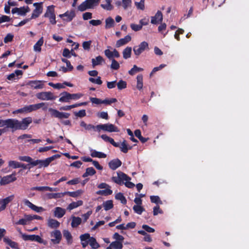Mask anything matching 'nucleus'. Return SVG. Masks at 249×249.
Returning a JSON list of instances; mask_svg holds the SVG:
<instances>
[{
    "label": "nucleus",
    "instance_id": "obj_25",
    "mask_svg": "<svg viewBox=\"0 0 249 249\" xmlns=\"http://www.w3.org/2000/svg\"><path fill=\"white\" fill-rule=\"evenodd\" d=\"M3 241L7 244H8L11 248L14 249H19L18 244L7 237L3 238Z\"/></svg>",
    "mask_w": 249,
    "mask_h": 249
},
{
    "label": "nucleus",
    "instance_id": "obj_24",
    "mask_svg": "<svg viewBox=\"0 0 249 249\" xmlns=\"http://www.w3.org/2000/svg\"><path fill=\"white\" fill-rule=\"evenodd\" d=\"M105 60L102 56L99 55L96 57L95 58L91 59L92 66L94 68L96 66L101 65L102 62H104Z\"/></svg>",
    "mask_w": 249,
    "mask_h": 249
},
{
    "label": "nucleus",
    "instance_id": "obj_50",
    "mask_svg": "<svg viewBox=\"0 0 249 249\" xmlns=\"http://www.w3.org/2000/svg\"><path fill=\"white\" fill-rule=\"evenodd\" d=\"M133 209L134 212L139 214H141L145 210L144 209L141 205H134Z\"/></svg>",
    "mask_w": 249,
    "mask_h": 249
},
{
    "label": "nucleus",
    "instance_id": "obj_47",
    "mask_svg": "<svg viewBox=\"0 0 249 249\" xmlns=\"http://www.w3.org/2000/svg\"><path fill=\"white\" fill-rule=\"evenodd\" d=\"M64 196V193H50L48 195L50 199L52 198H61Z\"/></svg>",
    "mask_w": 249,
    "mask_h": 249
},
{
    "label": "nucleus",
    "instance_id": "obj_48",
    "mask_svg": "<svg viewBox=\"0 0 249 249\" xmlns=\"http://www.w3.org/2000/svg\"><path fill=\"white\" fill-rule=\"evenodd\" d=\"M110 246L115 249H122L123 245L122 242L119 241H114L110 244Z\"/></svg>",
    "mask_w": 249,
    "mask_h": 249
},
{
    "label": "nucleus",
    "instance_id": "obj_55",
    "mask_svg": "<svg viewBox=\"0 0 249 249\" xmlns=\"http://www.w3.org/2000/svg\"><path fill=\"white\" fill-rule=\"evenodd\" d=\"M19 163L18 161L15 160H10L8 162V166L13 169L19 168Z\"/></svg>",
    "mask_w": 249,
    "mask_h": 249
},
{
    "label": "nucleus",
    "instance_id": "obj_23",
    "mask_svg": "<svg viewBox=\"0 0 249 249\" xmlns=\"http://www.w3.org/2000/svg\"><path fill=\"white\" fill-rule=\"evenodd\" d=\"M65 209L59 207H57L55 208L54 215L56 217L60 218L65 215Z\"/></svg>",
    "mask_w": 249,
    "mask_h": 249
},
{
    "label": "nucleus",
    "instance_id": "obj_15",
    "mask_svg": "<svg viewBox=\"0 0 249 249\" xmlns=\"http://www.w3.org/2000/svg\"><path fill=\"white\" fill-rule=\"evenodd\" d=\"M14 198V196L11 195L8 197H6V198L0 200V205H1L0 208L2 210V211H3L6 208L7 205L11 202Z\"/></svg>",
    "mask_w": 249,
    "mask_h": 249
},
{
    "label": "nucleus",
    "instance_id": "obj_56",
    "mask_svg": "<svg viewBox=\"0 0 249 249\" xmlns=\"http://www.w3.org/2000/svg\"><path fill=\"white\" fill-rule=\"evenodd\" d=\"M89 80L92 83L97 84L98 85H101L103 83L101 79V77L100 76L97 77L96 79H95L92 77H89Z\"/></svg>",
    "mask_w": 249,
    "mask_h": 249
},
{
    "label": "nucleus",
    "instance_id": "obj_27",
    "mask_svg": "<svg viewBox=\"0 0 249 249\" xmlns=\"http://www.w3.org/2000/svg\"><path fill=\"white\" fill-rule=\"evenodd\" d=\"M71 218L72 221L71 223V226L72 228H76L81 224L82 219L80 217L72 216Z\"/></svg>",
    "mask_w": 249,
    "mask_h": 249
},
{
    "label": "nucleus",
    "instance_id": "obj_41",
    "mask_svg": "<svg viewBox=\"0 0 249 249\" xmlns=\"http://www.w3.org/2000/svg\"><path fill=\"white\" fill-rule=\"evenodd\" d=\"M103 206L106 211H108L113 207V202L111 200H107L103 202Z\"/></svg>",
    "mask_w": 249,
    "mask_h": 249
},
{
    "label": "nucleus",
    "instance_id": "obj_3",
    "mask_svg": "<svg viewBox=\"0 0 249 249\" xmlns=\"http://www.w3.org/2000/svg\"><path fill=\"white\" fill-rule=\"evenodd\" d=\"M60 157V155L55 154L45 160H34L33 162L31 163V165L32 167L38 165V168H39L42 167H47L52 161L56 159L59 158Z\"/></svg>",
    "mask_w": 249,
    "mask_h": 249
},
{
    "label": "nucleus",
    "instance_id": "obj_49",
    "mask_svg": "<svg viewBox=\"0 0 249 249\" xmlns=\"http://www.w3.org/2000/svg\"><path fill=\"white\" fill-rule=\"evenodd\" d=\"M119 63L114 58L111 59L110 68L113 70H118L120 68Z\"/></svg>",
    "mask_w": 249,
    "mask_h": 249
},
{
    "label": "nucleus",
    "instance_id": "obj_63",
    "mask_svg": "<svg viewBox=\"0 0 249 249\" xmlns=\"http://www.w3.org/2000/svg\"><path fill=\"white\" fill-rule=\"evenodd\" d=\"M71 51H70L68 49L65 48L63 50L62 55L64 57L70 58L71 57Z\"/></svg>",
    "mask_w": 249,
    "mask_h": 249
},
{
    "label": "nucleus",
    "instance_id": "obj_58",
    "mask_svg": "<svg viewBox=\"0 0 249 249\" xmlns=\"http://www.w3.org/2000/svg\"><path fill=\"white\" fill-rule=\"evenodd\" d=\"M13 38H14V35L10 33H9L4 37V42L5 43H7L8 42H10L12 41Z\"/></svg>",
    "mask_w": 249,
    "mask_h": 249
},
{
    "label": "nucleus",
    "instance_id": "obj_1",
    "mask_svg": "<svg viewBox=\"0 0 249 249\" xmlns=\"http://www.w3.org/2000/svg\"><path fill=\"white\" fill-rule=\"evenodd\" d=\"M32 123V118L31 117L23 118L21 121L16 119H0V127L6 126V129L10 128L12 132H14L17 130L26 129Z\"/></svg>",
    "mask_w": 249,
    "mask_h": 249
},
{
    "label": "nucleus",
    "instance_id": "obj_8",
    "mask_svg": "<svg viewBox=\"0 0 249 249\" xmlns=\"http://www.w3.org/2000/svg\"><path fill=\"white\" fill-rule=\"evenodd\" d=\"M100 0H86L80 4L78 9L80 11H84L87 9L91 8L94 4H98Z\"/></svg>",
    "mask_w": 249,
    "mask_h": 249
},
{
    "label": "nucleus",
    "instance_id": "obj_52",
    "mask_svg": "<svg viewBox=\"0 0 249 249\" xmlns=\"http://www.w3.org/2000/svg\"><path fill=\"white\" fill-rule=\"evenodd\" d=\"M150 200L151 202L154 203L156 204H160L162 203L161 200L160 199V198L158 196H150Z\"/></svg>",
    "mask_w": 249,
    "mask_h": 249
},
{
    "label": "nucleus",
    "instance_id": "obj_18",
    "mask_svg": "<svg viewBox=\"0 0 249 249\" xmlns=\"http://www.w3.org/2000/svg\"><path fill=\"white\" fill-rule=\"evenodd\" d=\"M163 20L162 14L161 11H158L155 15L151 17V22L153 24L158 23L159 21L161 22Z\"/></svg>",
    "mask_w": 249,
    "mask_h": 249
},
{
    "label": "nucleus",
    "instance_id": "obj_43",
    "mask_svg": "<svg viewBox=\"0 0 249 249\" xmlns=\"http://www.w3.org/2000/svg\"><path fill=\"white\" fill-rule=\"evenodd\" d=\"M89 244L92 247V248L96 249L99 247V244L97 242L95 238L91 237L89 240Z\"/></svg>",
    "mask_w": 249,
    "mask_h": 249
},
{
    "label": "nucleus",
    "instance_id": "obj_51",
    "mask_svg": "<svg viewBox=\"0 0 249 249\" xmlns=\"http://www.w3.org/2000/svg\"><path fill=\"white\" fill-rule=\"evenodd\" d=\"M120 148L122 152L126 153L128 152V148L126 143V141L124 140L121 144Z\"/></svg>",
    "mask_w": 249,
    "mask_h": 249
},
{
    "label": "nucleus",
    "instance_id": "obj_31",
    "mask_svg": "<svg viewBox=\"0 0 249 249\" xmlns=\"http://www.w3.org/2000/svg\"><path fill=\"white\" fill-rule=\"evenodd\" d=\"M80 125L81 127H84L86 130H91L93 129L94 131H97L96 126H94L91 124H87L84 121H81Z\"/></svg>",
    "mask_w": 249,
    "mask_h": 249
},
{
    "label": "nucleus",
    "instance_id": "obj_13",
    "mask_svg": "<svg viewBox=\"0 0 249 249\" xmlns=\"http://www.w3.org/2000/svg\"><path fill=\"white\" fill-rule=\"evenodd\" d=\"M16 180L17 178L16 177V173L14 172L11 175H7L1 178L0 181V184L1 185H5L13 182Z\"/></svg>",
    "mask_w": 249,
    "mask_h": 249
},
{
    "label": "nucleus",
    "instance_id": "obj_16",
    "mask_svg": "<svg viewBox=\"0 0 249 249\" xmlns=\"http://www.w3.org/2000/svg\"><path fill=\"white\" fill-rule=\"evenodd\" d=\"M48 85L54 88V89H63V88H65V87L64 85H66L67 86H68L69 87H73V84H72L71 83H69V82H64L63 83L61 84V83H56V84H54L53 83H52V82H50L49 83Z\"/></svg>",
    "mask_w": 249,
    "mask_h": 249
},
{
    "label": "nucleus",
    "instance_id": "obj_5",
    "mask_svg": "<svg viewBox=\"0 0 249 249\" xmlns=\"http://www.w3.org/2000/svg\"><path fill=\"white\" fill-rule=\"evenodd\" d=\"M101 130L109 132L119 131L118 128L111 124H100L96 125V130L100 132Z\"/></svg>",
    "mask_w": 249,
    "mask_h": 249
},
{
    "label": "nucleus",
    "instance_id": "obj_38",
    "mask_svg": "<svg viewBox=\"0 0 249 249\" xmlns=\"http://www.w3.org/2000/svg\"><path fill=\"white\" fill-rule=\"evenodd\" d=\"M82 204L83 201L82 200H78L76 202H72L69 205L68 209L70 210H71L74 208L82 205Z\"/></svg>",
    "mask_w": 249,
    "mask_h": 249
},
{
    "label": "nucleus",
    "instance_id": "obj_6",
    "mask_svg": "<svg viewBox=\"0 0 249 249\" xmlns=\"http://www.w3.org/2000/svg\"><path fill=\"white\" fill-rule=\"evenodd\" d=\"M48 110L50 112V114L52 117H55L59 119H62L63 118L67 119L70 116V114L69 113L60 112L57 109H53V108H49Z\"/></svg>",
    "mask_w": 249,
    "mask_h": 249
},
{
    "label": "nucleus",
    "instance_id": "obj_44",
    "mask_svg": "<svg viewBox=\"0 0 249 249\" xmlns=\"http://www.w3.org/2000/svg\"><path fill=\"white\" fill-rule=\"evenodd\" d=\"M115 198L116 199L120 200L121 202L123 204H125L127 202V200L124 196L123 194L119 193L115 196Z\"/></svg>",
    "mask_w": 249,
    "mask_h": 249
},
{
    "label": "nucleus",
    "instance_id": "obj_37",
    "mask_svg": "<svg viewBox=\"0 0 249 249\" xmlns=\"http://www.w3.org/2000/svg\"><path fill=\"white\" fill-rule=\"evenodd\" d=\"M96 194L98 195L107 196L112 194V191L109 188H106L105 190H99Z\"/></svg>",
    "mask_w": 249,
    "mask_h": 249
},
{
    "label": "nucleus",
    "instance_id": "obj_17",
    "mask_svg": "<svg viewBox=\"0 0 249 249\" xmlns=\"http://www.w3.org/2000/svg\"><path fill=\"white\" fill-rule=\"evenodd\" d=\"M122 162L119 159H115L110 160L108 163L109 168L115 170L122 165Z\"/></svg>",
    "mask_w": 249,
    "mask_h": 249
},
{
    "label": "nucleus",
    "instance_id": "obj_21",
    "mask_svg": "<svg viewBox=\"0 0 249 249\" xmlns=\"http://www.w3.org/2000/svg\"><path fill=\"white\" fill-rule=\"evenodd\" d=\"M24 203L26 205L28 206L30 208H31L32 210H34V211L36 212H40L41 211H43L44 210V209L41 207H38L36 205L33 204L29 200H25L24 201Z\"/></svg>",
    "mask_w": 249,
    "mask_h": 249
},
{
    "label": "nucleus",
    "instance_id": "obj_35",
    "mask_svg": "<svg viewBox=\"0 0 249 249\" xmlns=\"http://www.w3.org/2000/svg\"><path fill=\"white\" fill-rule=\"evenodd\" d=\"M32 221V218H30L29 215H25V218L20 219L16 223L17 225H25L29 221Z\"/></svg>",
    "mask_w": 249,
    "mask_h": 249
},
{
    "label": "nucleus",
    "instance_id": "obj_30",
    "mask_svg": "<svg viewBox=\"0 0 249 249\" xmlns=\"http://www.w3.org/2000/svg\"><path fill=\"white\" fill-rule=\"evenodd\" d=\"M43 37H41L34 46V50L36 52H40L41 50V46L43 44Z\"/></svg>",
    "mask_w": 249,
    "mask_h": 249
},
{
    "label": "nucleus",
    "instance_id": "obj_12",
    "mask_svg": "<svg viewBox=\"0 0 249 249\" xmlns=\"http://www.w3.org/2000/svg\"><path fill=\"white\" fill-rule=\"evenodd\" d=\"M148 49V44L145 41L141 42L138 46H135L133 48L134 54L139 56L146 49Z\"/></svg>",
    "mask_w": 249,
    "mask_h": 249
},
{
    "label": "nucleus",
    "instance_id": "obj_61",
    "mask_svg": "<svg viewBox=\"0 0 249 249\" xmlns=\"http://www.w3.org/2000/svg\"><path fill=\"white\" fill-rule=\"evenodd\" d=\"M83 94L82 93H70V99L71 100H77L80 99L81 97L83 96Z\"/></svg>",
    "mask_w": 249,
    "mask_h": 249
},
{
    "label": "nucleus",
    "instance_id": "obj_4",
    "mask_svg": "<svg viewBox=\"0 0 249 249\" xmlns=\"http://www.w3.org/2000/svg\"><path fill=\"white\" fill-rule=\"evenodd\" d=\"M54 8L55 6L53 5L48 6L43 15L44 18H49L50 23L52 25H55L56 23Z\"/></svg>",
    "mask_w": 249,
    "mask_h": 249
},
{
    "label": "nucleus",
    "instance_id": "obj_7",
    "mask_svg": "<svg viewBox=\"0 0 249 249\" xmlns=\"http://www.w3.org/2000/svg\"><path fill=\"white\" fill-rule=\"evenodd\" d=\"M36 97L37 99L42 100H54L56 98L53 93L50 91L41 92L36 94Z\"/></svg>",
    "mask_w": 249,
    "mask_h": 249
},
{
    "label": "nucleus",
    "instance_id": "obj_39",
    "mask_svg": "<svg viewBox=\"0 0 249 249\" xmlns=\"http://www.w3.org/2000/svg\"><path fill=\"white\" fill-rule=\"evenodd\" d=\"M106 2V4H101V7H102L103 9L110 11L113 9V7L111 5V0H105Z\"/></svg>",
    "mask_w": 249,
    "mask_h": 249
},
{
    "label": "nucleus",
    "instance_id": "obj_19",
    "mask_svg": "<svg viewBox=\"0 0 249 249\" xmlns=\"http://www.w3.org/2000/svg\"><path fill=\"white\" fill-rule=\"evenodd\" d=\"M131 40V37L130 35L126 36L124 38H121L117 41L116 47L119 48L122 46L126 44Z\"/></svg>",
    "mask_w": 249,
    "mask_h": 249
},
{
    "label": "nucleus",
    "instance_id": "obj_40",
    "mask_svg": "<svg viewBox=\"0 0 249 249\" xmlns=\"http://www.w3.org/2000/svg\"><path fill=\"white\" fill-rule=\"evenodd\" d=\"M114 25V19L108 17L106 19V25L105 28L106 29H109L112 27H113Z\"/></svg>",
    "mask_w": 249,
    "mask_h": 249
},
{
    "label": "nucleus",
    "instance_id": "obj_22",
    "mask_svg": "<svg viewBox=\"0 0 249 249\" xmlns=\"http://www.w3.org/2000/svg\"><path fill=\"white\" fill-rule=\"evenodd\" d=\"M60 98L59 99V101L62 103L69 102L71 100L70 99V93L64 91L60 93Z\"/></svg>",
    "mask_w": 249,
    "mask_h": 249
},
{
    "label": "nucleus",
    "instance_id": "obj_57",
    "mask_svg": "<svg viewBox=\"0 0 249 249\" xmlns=\"http://www.w3.org/2000/svg\"><path fill=\"white\" fill-rule=\"evenodd\" d=\"M144 0H141L139 2H135V4L138 9L143 10L144 9Z\"/></svg>",
    "mask_w": 249,
    "mask_h": 249
},
{
    "label": "nucleus",
    "instance_id": "obj_45",
    "mask_svg": "<svg viewBox=\"0 0 249 249\" xmlns=\"http://www.w3.org/2000/svg\"><path fill=\"white\" fill-rule=\"evenodd\" d=\"M51 190L50 187L49 186H36L33 187L31 188V190H36L38 191H47L48 190Z\"/></svg>",
    "mask_w": 249,
    "mask_h": 249
},
{
    "label": "nucleus",
    "instance_id": "obj_64",
    "mask_svg": "<svg viewBox=\"0 0 249 249\" xmlns=\"http://www.w3.org/2000/svg\"><path fill=\"white\" fill-rule=\"evenodd\" d=\"M91 44V41H84L82 44L83 49L85 50H89Z\"/></svg>",
    "mask_w": 249,
    "mask_h": 249
},
{
    "label": "nucleus",
    "instance_id": "obj_36",
    "mask_svg": "<svg viewBox=\"0 0 249 249\" xmlns=\"http://www.w3.org/2000/svg\"><path fill=\"white\" fill-rule=\"evenodd\" d=\"M96 173V171L93 167H88L86 170V172L82 175L83 178L87 177L89 176H91Z\"/></svg>",
    "mask_w": 249,
    "mask_h": 249
},
{
    "label": "nucleus",
    "instance_id": "obj_60",
    "mask_svg": "<svg viewBox=\"0 0 249 249\" xmlns=\"http://www.w3.org/2000/svg\"><path fill=\"white\" fill-rule=\"evenodd\" d=\"M91 237L89 233H85L80 236L81 241H89Z\"/></svg>",
    "mask_w": 249,
    "mask_h": 249
},
{
    "label": "nucleus",
    "instance_id": "obj_33",
    "mask_svg": "<svg viewBox=\"0 0 249 249\" xmlns=\"http://www.w3.org/2000/svg\"><path fill=\"white\" fill-rule=\"evenodd\" d=\"M132 53V48L131 47H127L125 48L123 52V55L124 59H126L131 57Z\"/></svg>",
    "mask_w": 249,
    "mask_h": 249
},
{
    "label": "nucleus",
    "instance_id": "obj_34",
    "mask_svg": "<svg viewBox=\"0 0 249 249\" xmlns=\"http://www.w3.org/2000/svg\"><path fill=\"white\" fill-rule=\"evenodd\" d=\"M83 192V191L82 190H78L74 192H64V195H68L70 196L76 197L80 196Z\"/></svg>",
    "mask_w": 249,
    "mask_h": 249
},
{
    "label": "nucleus",
    "instance_id": "obj_54",
    "mask_svg": "<svg viewBox=\"0 0 249 249\" xmlns=\"http://www.w3.org/2000/svg\"><path fill=\"white\" fill-rule=\"evenodd\" d=\"M117 85L118 89L122 90L126 88L127 84L125 81L121 80L118 82Z\"/></svg>",
    "mask_w": 249,
    "mask_h": 249
},
{
    "label": "nucleus",
    "instance_id": "obj_42",
    "mask_svg": "<svg viewBox=\"0 0 249 249\" xmlns=\"http://www.w3.org/2000/svg\"><path fill=\"white\" fill-rule=\"evenodd\" d=\"M143 69L142 68L138 67L136 65H134L133 68L128 71V73L131 75H133L136 73L142 71Z\"/></svg>",
    "mask_w": 249,
    "mask_h": 249
},
{
    "label": "nucleus",
    "instance_id": "obj_26",
    "mask_svg": "<svg viewBox=\"0 0 249 249\" xmlns=\"http://www.w3.org/2000/svg\"><path fill=\"white\" fill-rule=\"evenodd\" d=\"M48 226L52 229H56L60 226V223L57 220L50 218L48 221Z\"/></svg>",
    "mask_w": 249,
    "mask_h": 249
},
{
    "label": "nucleus",
    "instance_id": "obj_32",
    "mask_svg": "<svg viewBox=\"0 0 249 249\" xmlns=\"http://www.w3.org/2000/svg\"><path fill=\"white\" fill-rule=\"evenodd\" d=\"M143 88V76L142 74H139L137 76V89L139 90Z\"/></svg>",
    "mask_w": 249,
    "mask_h": 249
},
{
    "label": "nucleus",
    "instance_id": "obj_20",
    "mask_svg": "<svg viewBox=\"0 0 249 249\" xmlns=\"http://www.w3.org/2000/svg\"><path fill=\"white\" fill-rule=\"evenodd\" d=\"M28 85L34 89H41L44 87V84L41 81H30Z\"/></svg>",
    "mask_w": 249,
    "mask_h": 249
},
{
    "label": "nucleus",
    "instance_id": "obj_62",
    "mask_svg": "<svg viewBox=\"0 0 249 249\" xmlns=\"http://www.w3.org/2000/svg\"><path fill=\"white\" fill-rule=\"evenodd\" d=\"M113 238L116 239V241H119L121 242H122L123 240H124V237L120 235L118 233L115 232L113 234Z\"/></svg>",
    "mask_w": 249,
    "mask_h": 249
},
{
    "label": "nucleus",
    "instance_id": "obj_29",
    "mask_svg": "<svg viewBox=\"0 0 249 249\" xmlns=\"http://www.w3.org/2000/svg\"><path fill=\"white\" fill-rule=\"evenodd\" d=\"M63 236L66 239L67 244L70 245L72 242V237L71 232L68 230L63 231Z\"/></svg>",
    "mask_w": 249,
    "mask_h": 249
},
{
    "label": "nucleus",
    "instance_id": "obj_46",
    "mask_svg": "<svg viewBox=\"0 0 249 249\" xmlns=\"http://www.w3.org/2000/svg\"><path fill=\"white\" fill-rule=\"evenodd\" d=\"M65 13L67 14V16H66L67 18V19L63 18V20H66L68 22L71 21L75 16V13L73 11H71L70 13H69V12L67 11V12H65Z\"/></svg>",
    "mask_w": 249,
    "mask_h": 249
},
{
    "label": "nucleus",
    "instance_id": "obj_2",
    "mask_svg": "<svg viewBox=\"0 0 249 249\" xmlns=\"http://www.w3.org/2000/svg\"><path fill=\"white\" fill-rule=\"evenodd\" d=\"M111 180L120 185L124 184L128 188H133L135 186V184L130 181L131 178L121 171L117 172V177H112Z\"/></svg>",
    "mask_w": 249,
    "mask_h": 249
},
{
    "label": "nucleus",
    "instance_id": "obj_14",
    "mask_svg": "<svg viewBox=\"0 0 249 249\" xmlns=\"http://www.w3.org/2000/svg\"><path fill=\"white\" fill-rule=\"evenodd\" d=\"M51 236L53 238L51 239V242L53 244H58L62 239V234L59 230H54L51 232Z\"/></svg>",
    "mask_w": 249,
    "mask_h": 249
},
{
    "label": "nucleus",
    "instance_id": "obj_59",
    "mask_svg": "<svg viewBox=\"0 0 249 249\" xmlns=\"http://www.w3.org/2000/svg\"><path fill=\"white\" fill-rule=\"evenodd\" d=\"M97 116L99 118L106 119V120H108L109 118L107 112H105V111L99 112L97 114Z\"/></svg>",
    "mask_w": 249,
    "mask_h": 249
},
{
    "label": "nucleus",
    "instance_id": "obj_53",
    "mask_svg": "<svg viewBox=\"0 0 249 249\" xmlns=\"http://www.w3.org/2000/svg\"><path fill=\"white\" fill-rule=\"evenodd\" d=\"M18 159L21 161H26L30 163V164L31 165V163L33 162V159L29 156H19L18 157Z\"/></svg>",
    "mask_w": 249,
    "mask_h": 249
},
{
    "label": "nucleus",
    "instance_id": "obj_9",
    "mask_svg": "<svg viewBox=\"0 0 249 249\" xmlns=\"http://www.w3.org/2000/svg\"><path fill=\"white\" fill-rule=\"evenodd\" d=\"M43 2H35L33 4V6L35 7V9L33 10L30 19L36 18H38L43 11Z\"/></svg>",
    "mask_w": 249,
    "mask_h": 249
},
{
    "label": "nucleus",
    "instance_id": "obj_10",
    "mask_svg": "<svg viewBox=\"0 0 249 249\" xmlns=\"http://www.w3.org/2000/svg\"><path fill=\"white\" fill-rule=\"evenodd\" d=\"M26 107L27 112H31L33 111H36L41 108H42L43 110L46 111L48 109V105L45 103L42 102L36 104L26 106Z\"/></svg>",
    "mask_w": 249,
    "mask_h": 249
},
{
    "label": "nucleus",
    "instance_id": "obj_11",
    "mask_svg": "<svg viewBox=\"0 0 249 249\" xmlns=\"http://www.w3.org/2000/svg\"><path fill=\"white\" fill-rule=\"evenodd\" d=\"M21 234V237L24 241H36L39 243H44V240L38 235H28L25 233Z\"/></svg>",
    "mask_w": 249,
    "mask_h": 249
},
{
    "label": "nucleus",
    "instance_id": "obj_28",
    "mask_svg": "<svg viewBox=\"0 0 249 249\" xmlns=\"http://www.w3.org/2000/svg\"><path fill=\"white\" fill-rule=\"evenodd\" d=\"M90 155L93 158H106L107 155L101 152L97 151L95 150H92Z\"/></svg>",
    "mask_w": 249,
    "mask_h": 249
}]
</instances>
